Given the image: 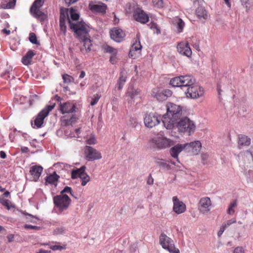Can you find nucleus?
Masks as SVG:
<instances>
[{
  "label": "nucleus",
  "instance_id": "obj_39",
  "mask_svg": "<svg viewBox=\"0 0 253 253\" xmlns=\"http://www.w3.org/2000/svg\"><path fill=\"white\" fill-rule=\"evenodd\" d=\"M16 3V0H11L7 3H2L0 7L3 9H10L13 8Z\"/></svg>",
  "mask_w": 253,
  "mask_h": 253
},
{
  "label": "nucleus",
  "instance_id": "obj_20",
  "mask_svg": "<svg viewBox=\"0 0 253 253\" xmlns=\"http://www.w3.org/2000/svg\"><path fill=\"white\" fill-rule=\"evenodd\" d=\"M102 48L104 52L109 53L112 54L110 58V61L113 64H116L117 62L116 55L118 53V50L107 44L102 45Z\"/></svg>",
  "mask_w": 253,
  "mask_h": 253
},
{
  "label": "nucleus",
  "instance_id": "obj_16",
  "mask_svg": "<svg viewBox=\"0 0 253 253\" xmlns=\"http://www.w3.org/2000/svg\"><path fill=\"white\" fill-rule=\"evenodd\" d=\"M135 20L142 24H145L149 21V17L141 8H137L133 14Z\"/></svg>",
  "mask_w": 253,
  "mask_h": 253
},
{
  "label": "nucleus",
  "instance_id": "obj_36",
  "mask_svg": "<svg viewBox=\"0 0 253 253\" xmlns=\"http://www.w3.org/2000/svg\"><path fill=\"white\" fill-rule=\"evenodd\" d=\"M173 23L176 26L178 33L182 32L185 26L183 21L181 18L176 17L174 19Z\"/></svg>",
  "mask_w": 253,
  "mask_h": 253
},
{
  "label": "nucleus",
  "instance_id": "obj_23",
  "mask_svg": "<svg viewBox=\"0 0 253 253\" xmlns=\"http://www.w3.org/2000/svg\"><path fill=\"white\" fill-rule=\"evenodd\" d=\"M78 120V118L75 115H65L61 118L60 122L62 126H67L76 123Z\"/></svg>",
  "mask_w": 253,
  "mask_h": 253
},
{
  "label": "nucleus",
  "instance_id": "obj_10",
  "mask_svg": "<svg viewBox=\"0 0 253 253\" xmlns=\"http://www.w3.org/2000/svg\"><path fill=\"white\" fill-rule=\"evenodd\" d=\"M84 156L85 159L88 161H93L102 158L101 153L96 149L89 146L84 147Z\"/></svg>",
  "mask_w": 253,
  "mask_h": 253
},
{
  "label": "nucleus",
  "instance_id": "obj_4",
  "mask_svg": "<svg viewBox=\"0 0 253 253\" xmlns=\"http://www.w3.org/2000/svg\"><path fill=\"white\" fill-rule=\"evenodd\" d=\"M71 202V200L67 195H59L53 197V203L60 213L66 211Z\"/></svg>",
  "mask_w": 253,
  "mask_h": 253
},
{
  "label": "nucleus",
  "instance_id": "obj_5",
  "mask_svg": "<svg viewBox=\"0 0 253 253\" xmlns=\"http://www.w3.org/2000/svg\"><path fill=\"white\" fill-rule=\"evenodd\" d=\"M159 242L162 248L170 253H180L179 250L175 247L173 241L165 233L160 235Z\"/></svg>",
  "mask_w": 253,
  "mask_h": 253
},
{
  "label": "nucleus",
  "instance_id": "obj_57",
  "mask_svg": "<svg viewBox=\"0 0 253 253\" xmlns=\"http://www.w3.org/2000/svg\"><path fill=\"white\" fill-rule=\"evenodd\" d=\"M226 228V226H224L223 225H222L217 233L218 237H220L221 236Z\"/></svg>",
  "mask_w": 253,
  "mask_h": 253
},
{
  "label": "nucleus",
  "instance_id": "obj_48",
  "mask_svg": "<svg viewBox=\"0 0 253 253\" xmlns=\"http://www.w3.org/2000/svg\"><path fill=\"white\" fill-rule=\"evenodd\" d=\"M154 5L158 8L162 7L163 6V0H152Z\"/></svg>",
  "mask_w": 253,
  "mask_h": 253
},
{
  "label": "nucleus",
  "instance_id": "obj_34",
  "mask_svg": "<svg viewBox=\"0 0 253 253\" xmlns=\"http://www.w3.org/2000/svg\"><path fill=\"white\" fill-rule=\"evenodd\" d=\"M185 144H187V146L190 147L192 149L193 152L196 154L200 151L202 147L201 143L198 140L191 142L189 143H187Z\"/></svg>",
  "mask_w": 253,
  "mask_h": 253
},
{
  "label": "nucleus",
  "instance_id": "obj_17",
  "mask_svg": "<svg viewBox=\"0 0 253 253\" xmlns=\"http://www.w3.org/2000/svg\"><path fill=\"white\" fill-rule=\"evenodd\" d=\"M144 124L147 127L152 128L160 124V120L155 114H147L144 119Z\"/></svg>",
  "mask_w": 253,
  "mask_h": 253
},
{
  "label": "nucleus",
  "instance_id": "obj_50",
  "mask_svg": "<svg viewBox=\"0 0 253 253\" xmlns=\"http://www.w3.org/2000/svg\"><path fill=\"white\" fill-rule=\"evenodd\" d=\"M64 193H70L72 196H74L73 194L72 189L71 187L69 186H66L64 189L61 192L60 195H65Z\"/></svg>",
  "mask_w": 253,
  "mask_h": 253
},
{
  "label": "nucleus",
  "instance_id": "obj_32",
  "mask_svg": "<svg viewBox=\"0 0 253 253\" xmlns=\"http://www.w3.org/2000/svg\"><path fill=\"white\" fill-rule=\"evenodd\" d=\"M36 55V53L33 50H29L22 59L23 64L25 65H28L31 64L32 58Z\"/></svg>",
  "mask_w": 253,
  "mask_h": 253
},
{
  "label": "nucleus",
  "instance_id": "obj_1",
  "mask_svg": "<svg viewBox=\"0 0 253 253\" xmlns=\"http://www.w3.org/2000/svg\"><path fill=\"white\" fill-rule=\"evenodd\" d=\"M167 112L162 118L164 126L170 129L174 126V122L182 115V107L175 104L169 102L166 105Z\"/></svg>",
  "mask_w": 253,
  "mask_h": 253
},
{
  "label": "nucleus",
  "instance_id": "obj_58",
  "mask_svg": "<svg viewBox=\"0 0 253 253\" xmlns=\"http://www.w3.org/2000/svg\"><path fill=\"white\" fill-rule=\"evenodd\" d=\"M151 28H154L156 29V31H157V33L158 34H160L161 31H160V29L158 27V26L156 24L154 23H152V26H151Z\"/></svg>",
  "mask_w": 253,
  "mask_h": 253
},
{
  "label": "nucleus",
  "instance_id": "obj_7",
  "mask_svg": "<svg viewBox=\"0 0 253 253\" xmlns=\"http://www.w3.org/2000/svg\"><path fill=\"white\" fill-rule=\"evenodd\" d=\"M55 103L47 105L36 116L34 120V124L37 128H40L43 123L45 117H46L49 113L54 108Z\"/></svg>",
  "mask_w": 253,
  "mask_h": 253
},
{
  "label": "nucleus",
  "instance_id": "obj_11",
  "mask_svg": "<svg viewBox=\"0 0 253 253\" xmlns=\"http://www.w3.org/2000/svg\"><path fill=\"white\" fill-rule=\"evenodd\" d=\"M185 93L188 97L198 98L203 95L204 91L203 87L194 84L193 85L187 88Z\"/></svg>",
  "mask_w": 253,
  "mask_h": 253
},
{
  "label": "nucleus",
  "instance_id": "obj_22",
  "mask_svg": "<svg viewBox=\"0 0 253 253\" xmlns=\"http://www.w3.org/2000/svg\"><path fill=\"white\" fill-rule=\"evenodd\" d=\"M142 48V46L140 44L139 35L137 34L136 38L135 39V42L133 43L129 51L128 55L130 57L135 58L136 56L134 54L135 51H138L140 53Z\"/></svg>",
  "mask_w": 253,
  "mask_h": 253
},
{
  "label": "nucleus",
  "instance_id": "obj_21",
  "mask_svg": "<svg viewBox=\"0 0 253 253\" xmlns=\"http://www.w3.org/2000/svg\"><path fill=\"white\" fill-rule=\"evenodd\" d=\"M141 90L139 89L132 88L128 89L126 93V96L127 97L128 103H132L135 99L140 97Z\"/></svg>",
  "mask_w": 253,
  "mask_h": 253
},
{
  "label": "nucleus",
  "instance_id": "obj_52",
  "mask_svg": "<svg viewBox=\"0 0 253 253\" xmlns=\"http://www.w3.org/2000/svg\"><path fill=\"white\" fill-rule=\"evenodd\" d=\"M50 249L53 251L62 250L65 249V247L60 245H53L50 246Z\"/></svg>",
  "mask_w": 253,
  "mask_h": 253
},
{
  "label": "nucleus",
  "instance_id": "obj_33",
  "mask_svg": "<svg viewBox=\"0 0 253 253\" xmlns=\"http://www.w3.org/2000/svg\"><path fill=\"white\" fill-rule=\"evenodd\" d=\"M89 7L93 12H99L101 13H105L106 10V5L102 3L101 4H89Z\"/></svg>",
  "mask_w": 253,
  "mask_h": 253
},
{
  "label": "nucleus",
  "instance_id": "obj_29",
  "mask_svg": "<svg viewBox=\"0 0 253 253\" xmlns=\"http://www.w3.org/2000/svg\"><path fill=\"white\" fill-rule=\"evenodd\" d=\"M127 78V73L125 71H121L119 78L116 85V87L119 90H121L125 84Z\"/></svg>",
  "mask_w": 253,
  "mask_h": 253
},
{
  "label": "nucleus",
  "instance_id": "obj_44",
  "mask_svg": "<svg viewBox=\"0 0 253 253\" xmlns=\"http://www.w3.org/2000/svg\"><path fill=\"white\" fill-rule=\"evenodd\" d=\"M62 79L65 83H71L74 82V78L68 74H64L62 75Z\"/></svg>",
  "mask_w": 253,
  "mask_h": 253
},
{
  "label": "nucleus",
  "instance_id": "obj_42",
  "mask_svg": "<svg viewBox=\"0 0 253 253\" xmlns=\"http://www.w3.org/2000/svg\"><path fill=\"white\" fill-rule=\"evenodd\" d=\"M155 162L157 165V166H158L160 167H162L163 168L168 169L169 167V166L168 165V164L164 163V162L162 161V160L155 158Z\"/></svg>",
  "mask_w": 253,
  "mask_h": 253
},
{
  "label": "nucleus",
  "instance_id": "obj_28",
  "mask_svg": "<svg viewBox=\"0 0 253 253\" xmlns=\"http://www.w3.org/2000/svg\"><path fill=\"white\" fill-rule=\"evenodd\" d=\"M195 83V79L191 76H181V88L189 87Z\"/></svg>",
  "mask_w": 253,
  "mask_h": 253
},
{
  "label": "nucleus",
  "instance_id": "obj_31",
  "mask_svg": "<svg viewBox=\"0 0 253 253\" xmlns=\"http://www.w3.org/2000/svg\"><path fill=\"white\" fill-rule=\"evenodd\" d=\"M196 14L200 19L206 20L209 17L207 11L205 7L199 6L196 9Z\"/></svg>",
  "mask_w": 253,
  "mask_h": 253
},
{
  "label": "nucleus",
  "instance_id": "obj_9",
  "mask_svg": "<svg viewBox=\"0 0 253 253\" xmlns=\"http://www.w3.org/2000/svg\"><path fill=\"white\" fill-rule=\"evenodd\" d=\"M86 167L82 166L81 168L73 170L71 172V178L76 179L79 177L82 180V185L85 186L90 180V177L85 172Z\"/></svg>",
  "mask_w": 253,
  "mask_h": 253
},
{
  "label": "nucleus",
  "instance_id": "obj_54",
  "mask_svg": "<svg viewBox=\"0 0 253 253\" xmlns=\"http://www.w3.org/2000/svg\"><path fill=\"white\" fill-rule=\"evenodd\" d=\"M236 220L235 218H232L231 219L227 220L226 221V222L224 224H223V225L224 226H226V228H227V227H228L232 224L236 223Z\"/></svg>",
  "mask_w": 253,
  "mask_h": 253
},
{
  "label": "nucleus",
  "instance_id": "obj_13",
  "mask_svg": "<svg viewBox=\"0 0 253 253\" xmlns=\"http://www.w3.org/2000/svg\"><path fill=\"white\" fill-rule=\"evenodd\" d=\"M211 201L209 197H205L200 199L198 203V209L202 214H206L211 210Z\"/></svg>",
  "mask_w": 253,
  "mask_h": 253
},
{
  "label": "nucleus",
  "instance_id": "obj_60",
  "mask_svg": "<svg viewBox=\"0 0 253 253\" xmlns=\"http://www.w3.org/2000/svg\"><path fill=\"white\" fill-rule=\"evenodd\" d=\"M242 4L245 5L246 7H248V4H250V0H240Z\"/></svg>",
  "mask_w": 253,
  "mask_h": 253
},
{
  "label": "nucleus",
  "instance_id": "obj_56",
  "mask_svg": "<svg viewBox=\"0 0 253 253\" xmlns=\"http://www.w3.org/2000/svg\"><path fill=\"white\" fill-rule=\"evenodd\" d=\"M153 182H154V179L152 177L151 174H149V175L148 177L147 183L149 185H152L153 184Z\"/></svg>",
  "mask_w": 253,
  "mask_h": 253
},
{
  "label": "nucleus",
  "instance_id": "obj_19",
  "mask_svg": "<svg viewBox=\"0 0 253 253\" xmlns=\"http://www.w3.org/2000/svg\"><path fill=\"white\" fill-rule=\"evenodd\" d=\"M172 201L173 203V211L174 212L179 214L185 211L186 209L185 204L180 201L176 196L173 197Z\"/></svg>",
  "mask_w": 253,
  "mask_h": 253
},
{
  "label": "nucleus",
  "instance_id": "obj_15",
  "mask_svg": "<svg viewBox=\"0 0 253 253\" xmlns=\"http://www.w3.org/2000/svg\"><path fill=\"white\" fill-rule=\"evenodd\" d=\"M177 49L180 54L187 57H191L192 52L188 41L179 42L177 45Z\"/></svg>",
  "mask_w": 253,
  "mask_h": 253
},
{
  "label": "nucleus",
  "instance_id": "obj_40",
  "mask_svg": "<svg viewBox=\"0 0 253 253\" xmlns=\"http://www.w3.org/2000/svg\"><path fill=\"white\" fill-rule=\"evenodd\" d=\"M237 203V201L236 200H235L230 203V205L228 208V211H227V213L228 214L232 215L234 213L235 211H234V208L235 207H236Z\"/></svg>",
  "mask_w": 253,
  "mask_h": 253
},
{
  "label": "nucleus",
  "instance_id": "obj_45",
  "mask_svg": "<svg viewBox=\"0 0 253 253\" xmlns=\"http://www.w3.org/2000/svg\"><path fill=\"white\" fill-rule=\"evenodd\" d=\"M0 203L4 206L6 207L7 210L10 209L9 201L4 199L3 197H0Z\"/></svg>",
  "mask_w": 253,
  "mask_h": 253
},
{
  "label": "nucleus",
  "instance_id": "obj_63",
  "mask_svg": "<svg viewBox=\"0 0 253 253\" xmlns=\"http://www.w3.org/2000/svg\"><path fill=\"white\" fill-rule=\"evenodd\" d=\"M208 156L206 154H202L201 158L203 161H206L208 159Z\"/></svg>",
  "mask_w": 253,
  "mask_h": 253
},
{
  "label": "nucleus",
  "instance_id": "obj_27",
  "mask_svg": "<svg viewBox=\"0 0 253 253\" xmlns=\"http://www.w3.org/2000/svg\"><path fill=\"white\" fill-rule=\"evenodd\" d=\"M187 147V144H178L170 149V153L171 156L174 158L177 159V161H178V154L185 148Z\"/></svg>",
  "mask_w": 253,
  "mask_h": 253
},
{
  "label": "nucleus",
  "instance_id": "obj_64",
  "mask_svg": "<svg viewBox=\"0 0 253 253\" xmlns=\"http://www.w3.org/2000/svg\"><path fill=\"white\" fill-rule=\"evenodd\" d=\"M7 238V239L8 240V242H11L13 240L14 236L13 235H12V234H10V235H8Z\"/></svg>",
  "mask_w": 253,
  "mask_h": 253
},
{
  "label": "nucleus",
  "instance_id": "obj_51",
  "mask_svg": "<svg viewBox=\"0 0 253 253\" xmlns=\"http://www.w3.org/2000/svg\"><path fill=\"white\" fill-rule=\"evenodd\" d=\"M65 230L63 227L57 228L54 230L53 233L54 235L61 234L65 232Z\"/></svg>",
  "mask_w": 253,
  "mask_h": 253
},
{
  "label": "nucleus",
  "instance_id": "obj_53",
  "mask_svg": "<svg viewBox=\"0 0 253 253\" xmlns=\"http://www.w3.org/2000/svg\"><path fill=\"white\" fill-rule=\"evenodd\" d=\"M24 228L26 229H32V230H39L40 227L37 226H33L28 224H26L24 226Z\"/></svg>",
  "mask_w": 253,
  "mask_h": 253
},
{
  "label": "nucleus",
  "instance_id": "obj_41",
  "mask_svg": "<svg viewBox=\"0 0 253 253\" xmlns=\"http://www.w3.org/2000/svg\"><path fill=\"white\" fill-rule=\"evenodd\" d=\"M70 14L71 18L72 20L76 21L79 19L80 15L76 12V11L73 9V8H71L70 9Z\"/></svg>",
  "mask_w": 253,
  "mask_h": 253
},
{
  "label": "nucleus",
  "instance_id": "obj_26",
  "mask_svg": "<svg viewBox=\"0 0 253 253\" xmlns=\"http://www.w3.org/2000/svg\"><path fill=\"white\" fill-rule=\"evenodd\" d=\"M43 168L41 166H33L30 168V173L33 180L37 181L42 172Z\"/></svg>",
  "mask_w": 253,
  "mask_h": 253
},
{
  "label": "nucleus",
  "instance_id": "obj_49",
  "mask_svg": "<svg viewBox=\"0 0 253 253\" xmlns=\"http://www.w3.org/2000/svg\"><path fill=\"white\" fill-rule=\"evenodd\" d=\"M101 97V95L98 94H96L95 95H94V97L92 98L91 99V101L90 102V105L91 106H94L96 104H97V103L98 102L99 99H100Z\"/></svg>",
  "mask_w": 253,
  "mask_h": 253
},
{
  "label": "nucleus",
  "instance_id": "obj_62",
  "mask_svg": "<svg viewBox=\"0 0 253 253\" xmlns=\"http://www.w3.org/2000/svg\"><path fill=\"white\" fill-rule=\"evenodd\" d=\"M21 150L23 153H27L29 152V149L27 147H22Z\"/></svg>",
  "mask_w": 253,
  "mask_h": 253
},
{
  "label": "nucleus",
  "instance_id": "obj_25",
  "mask_svg": "<svg viewBox=\"0 0 253 253\" xmlns=\"http://www.w3.org/2000/svg\"><path fill=\"white\" fill-rule=\"evenodd\" d=\"M69 20H70L69 18L67 12L65 13L63 11H60V29L64 34L66 33V22L67 21L69 23Z\"/></svg>",
  "mask_w": 253,
  "mask_h": 253
},
{
  "label": "nucleus",
  "instance_id": "obj_6",
  "mask_svg": "<svg viewBox=\"0 0 253 253\" xmlns=\"http://www.w3.org/2000/svg\"><path fill=\"white\" fill-rule=\"evenodd\" d=\"M152 145L157 149H163L172 146L174 141L163 136H157L150 140Z\"/></svg>",
  "mask_w": 253,
  "mask_h": 253
},
{
  "label": "nucleus",
  "instance_id": "obj_47",
  "mask_svg": "<svg viewBox=\"0 0 253 253\" xmlns=\"http://www.w3.org/2000/svg\"><path fill=\"white\" fill-rule=\"evenodd\" d=\"M23 214L26 216V219L29 220L32 222H35L34 219H37V217L31 214L28 213L26 212H22Z\"/></svg>",
  "mask_w": 253,
  "mask_h": 253
},
{
  "label": "nucleus",
  "instance_id": "obj_12",
  "mask_svg": "<svg viewBox=\"0 0 253 253\" xmlns=\"http://www.w3.org/2000/svg\"><path fill=\"white\" fill-rule=\"evenodd\" d=\"M152 94L158 100L162 101L170 97L172 94V92L169 89H164L160 91L159 88H156L153 89Z\"/></svg>",
  "mask_w": 253,
  "mask_h": 253
},
{
  "label": "nucleus",
  "instance_id": "obj_8",
  "mask_svg": "<svg viewBox=\"0 0 253 253\" xmlns=\"http://www.w3.org/2000/svg\"><path fill=\"white\" fill-rule=\"evenodd\" d=\"M45 0H36L33 3L30 9L31 14L37 19H43L44 13L42 11L40 8L43 6Z\"/></svg>",
  "mask_w": 253,
  "mask_h": 253
},
{
  "label": "nucleus",
  "instance_id": "obj_2",
  "mask_svg": "<svg viewBox=\"0 0 253 253\" xmlns=\"http://www.w3.org/2000/svg\"><path fill=\"white\" fill-rule=\"evenodd\" d=\"M176 127L179 132L186 133L188 135L194 133L196 129L194 122L187 117L180 119L176 123Z\"/></svg>",
  "mask_w": 253,
  "mask_h": 253
},
{
  "label": "nucleus",
  "instance_id": "obj_55",
  "mask_svg": "<svg viewBox=\"0 0 253 253\" xmlns=\"http://www.w3.org/2000/svg\"><path fill=\"white\" fill-rule=\"evenodd\" d=\"M234 253H245V250L241 247H237L234 251Z\"/></svg>",
  "mask_w": 253,
  "mask_h": 253
},
{
  "label": "nucleus",
  "instance_id": "obj_18",
  "mask_svg": "<svg viewBox=\"0 0 253 253\" xmlns=\"http://www.w3.org/2000/svg\"><path fill=\"white\" fill-rule=\"evenodd\" d=\"M77 106L75 103L66 102L63 103H60L59 110L62 114L66 113H73L76 111Z\"/></svg>",
  "mask_w": 253,
  "mask_h": 253
},
{
  "label": "nucleus",
  "instance_id": "obj_38",
  "mask_svg": "<svg viewBox=\"0 0 253 253\" xmlns=\"http://www.w3.org/2000/svg\"><path fill=\"white\" fill-rule=\"evenodd\" d=\"M138 5L135 3H127L126 4V11L127 13H134V11L137 8H138Z\"/></svg>",
  "mask_w": 253,
  "mask_h": 253
},
{
  "label": "nucleus",
  "instance_id": "obj_37",
  "mask_svg": "<svg viewBox=\"0 0 253 253\" xmlns=\"http://www.w3.org/2000/svg\"><path fill=\"white\" fill-rule=\"evenodd\" d=\"M169 84L172 86L181 88V76L171 79Z\"/></svg>",
  "mask_w": 253,
  "mask_h": 253
},
{
  "label": "nucleus",
  "instance_id": "obj_30",
  "mask_svg": "<svg viewBox=\"0 0 253 253\" xmlns=\"http://www.w3.org/2000/svg\"><path fill=\"white\" fill-rule=\"evenodd\" d=\"M59 178V176L55 172H54L53 174H49L46 177L45 184H52L56 186Z\"/></svg>",
  "mask_w": 253,
  "mask_h": 253
},
{
  "label": "nucleus",
  "instance_id": "obj_61",
  "mask_svg": "<svg viewBox=\"0 0 253 253\" xmlns=\"http://www.w3.org/2000/svg\"><path fill=\"white\" fill-rule=\"evenodd\" d=\"M0 157L2 159H5L6 157V155L4 151H1L0 152Z\"/></svg>",
  "mask_w": 253,
  "mask_h": 253
},
{
  "label": "nucleus",
  "instance_id": "obj_3",
  "mask_svg": "<svg viewBox=\"0 0 253 253\" xmlns=\"http://www.w3.org/2000/svg\"><path fill=\"white\" fill-rule=\"evenodd\" d=\"M69 24L70 29L74 32L79 39L89 36L88 33L90 30V28L85 22L80 21L75 23L69 20Z\"/></svg>",
  "mask_w": 253,
  "mask_h": 253
},
{
  "label": "nucleus",
  "instance_id": "obj_24",
  "mask_svg": "<svg viewBox=\"0 0 253 253\" xmlns=\"http://www.w3.org/2000/svg\"><path fill=\"white\" fill-rule=\"evenodd\" d=\"M83 43V45L81 48V51L84 53L86 54L91 51V47L92 46L90 36L79 39Z\"/></svg>",
  "mask_w": 253,
  "mask_h": 253
},
{
  "label": "nucleus",
  "instance_id": "obj_46",
  "mask_svg": "<svg viewBox=\"0 0 253 253\" xmlns=\"http://www.w3.org/2000/svg\"><path fill=\"white\" fill-rule=\"evenodd\" d=\"M29 39L30 41L32 43L39 44L38 41H37V37H36L35 34H34V33H31L30 34Z\"/></svg>",
  "mask_w": 253,
  "mask_h": 253
},
{
  "label": "nucleus",
  "instance_id": "obj_35",
  "mask_svg": "<svg viewBox=\"0 0 253 253\" xmlns=\"http://www.w3.org/2000/svg\"><path fill=\"white\" fill-rule=\"evenodd\" d=\"M251 143V139L248 136L244 135H240L239 136L238 145L241 149V146H249Z\"/></svg>",
  "mask_w": 253,
  "mask_h": 253
},
{
  "label": "nucleus",
  "instance_id": "obj_59",
  "mask_svg": "<svg viewBox=\"0 0 253 253\" xmlns=\"http://www.w3.org/2000/svg\"><path fill=\"white\" fill-rule=\"evenodd\" d=\"M78 0H65V1L68 5H70L71 4L76 2Z\"/></svg>",
  "mask_w": 253,
  "mask_h": 253
},
{
  "label": "nucleus",
  "instance_id": "obj_14",
  "mask_svg": "<svg viewBox=\"0 0 253 253\" xmlns=\"http://www.w3.org/2000/svg\"><path fill=\"white\" fill-rule=\"evenodd\" d=\"M110 35L111 39L117 42H121L123 41L126 36L125 31L117 27L111 29Z\"/></svg>",
  "mask_w": 253,
  "mask_h": 253
},
{
  "label": "nucleus",
  "instance_id": "obj_43",
  "mask_svg": "<svg viewBox=\"0 0 253 253\" xmlns=\"http://www.w3.org/2000/svg\"><path fill=\"white\" fill-rule=\"evenodd\" d=\"M85 142L88 145H94L96 143L97 141L95 136L94 135H91L86 138Z\"/></svg>",
  "mask_w": 253,
  "mask_h": 253
}]
</instances>
